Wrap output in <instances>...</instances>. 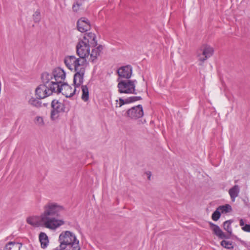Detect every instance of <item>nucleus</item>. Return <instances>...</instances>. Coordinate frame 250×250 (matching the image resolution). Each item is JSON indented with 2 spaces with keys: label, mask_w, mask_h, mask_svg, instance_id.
<instances>
[{
  "label": "nucleus",
  "mask_w": 250,
  "mask_h": 250,
  "mask_svg": "<svg viewBox=\"0 0 250 250\" xmlns=\"http://www.w3.org/2000/svg\"><path fill=\"white\" fill-rule=\"evenodd\" d=\"M65 212L64 207L57 202L49 201L43 206L42 213L49 227V229L56 230L65 224V220L61 218L62 215Z\"/></svg>",
  "instance_id": "f257e3e1"
},
{
  "label": "nucleus",
  "mask_w": 250,
  "mask_h": 250,
  "mask_svg": "<svg viewBox=\"0 0 250 250\" xmlns=\"http://www.w3.org/2000/svg\"><path fill=\"white\" fill-rule=\"evenodd\" d=\"M59 245L54 250H81L79 240L76 234L70 230L61 232L58 237Z\"/></svg>",
  "instance_id": "f03ea898"
},
{
  "label": "nucleus",
  "mask_w": 250,
  "mask_h": 250,
  "mask_svg": "<svg viewBox=\"0 0 250 250\" xmlns=\"http://www.w3.org/2000/svg\"><path fill=\"white\" fill-rule=\"evenodd\" d=\"M96 35L90 32L80 39L76 46L77 55L81 58L85 59L89 57L90 48L97 45Z\"/></svg>",
  "instance_id": "7ed1b4c3"
},
{
  "label": "nucleus",
  "mask_w": 250,
  "mask_h": 250,
  "mask_svg": "<svg viewBox=\"0 0 250 250\" xmlns=\"http://www.w3.org/2000/svg\"><path fill=\"white\" fill-rule=\"evenodd\" d=\"M42 75L44 81L49 82L56 89H58L59 85L63 83L66 78L65 71L60 67L55 68L51 73L44 72Z\"/></svg>",
  "instance_id": "20e7f679"
},
{
  "label": "nucleus",
  "mask_w": 250,
  "mask_h": 250,
  "mask_svg": "<svg viewBox=\"0 0 250 250\" xmlns=\"http://www.w3.org/2000/svg\"><path fill=\"white\" fill-rule=\"evenodd\" d=\"M66 66L70 70L75 71H81L85 69L87 66L86 59L82 58H76L74 56H68L64 60Z\"/></svg>",
  "instance_id": "39448f33"
},
{
  "label": "nucleus",
  "mask_w": 250,
  "mask_h": 250,
  "mask_svg": "<svg viewBox=\"0 0 250 250\" xmlns=\"http://www.w3.org/2000/svg\"><path fill=\"white\" fill-rule=\"evenodd\" d=\"M42 84L38 86L36 89V95L39 99H43L50 95L53 92H55L56 89L49 82H45L43 79V76L42 75Z\"/></svg>",
  "instance_id": "423d86ee"
},
{
  "label": "nucleus",
  "mask_w": 250,
  "mask_h": 250,
  "mask_svg": "<svg viewBox=\"0 0 250 250\" xmlns=\"http://www.w3.org/2000/svg\"><path fill=\"white\" fill-rule=\"evenodd\" d=\"M214 49L208 44L202 45L196 52V58L199 65H202L205 61L213 54Z\"/></svg>",
  "instance_id": "0eeeda50"
},
{
  "label": "nucleus",
  "mask_w": 250,
  "mask_h": 250,
  "mask_svg": "<svg viewBox=\"0 0 250 250\" xmlns=\"http://www.w3.org/2000/svg\"><path fill=\"white\" fill-rule=\"evenodd\" d=\"M135 81H121L118 84L119 92L121 93L136 94Z\"/></svg>",
  "instance_id": "6e6552de"
},
{
  "label": "nucleus",
  "mask_w": 250,
  "mask_h": 250,
  "mask_svg": "<svg viewBox=\"0 0 250 250\" xmlns=\"http://www.w3.org/2000/svg\"><path fill=\"white\" fill-rule=\"evenodd\" d=\"M27 223L34 227H43L49 229V227L46 222L42 213L40 215L31 216L27 218Z\"/></svg>",
  "instance_id": "1a4fd4ad"
},
{
  "label": "nucleus",
  "mask_w": 250,
  "mask_h": 250,
  "mask_svg": "<svg viewBox=\"0 0 250 250\" xmlns=\"http://www.w3.org/2000/svg\"><path fill=\"white\" fill-rule=\"evenodd\" d=\"M78 89L76 87L73 88L70 85L62 83L58 86V90H55L56 93H62L66 97H71L77 92Z\"/></svg>",
  "instance_id": "9d476101"
},
{
  "label": "nucleus",
  "mask_w": 250,
  "mask_h": 250,
  "mask_svg": "<svg viewBox=\"0 0 250 250\" xmlns=\"http://www.w3.org/2000/svg\"><path fill=\"white\" fill-rule=\"evenodd\" d=\"M126 117L132 120L140 118L144 115L143 107L141 105L134 106L127 110Z\"/></svg>",
  "instance_id": "9b49d317"
},
{
  "label": "nucleus",
  "mask_w": 250,
  "mask_h": 250,
  "mask_svg": "<svg viewBox=\"0 0 250 250\" xmlns=\"http://www.w3.org/2000/svg\"><path fill=\"white\" fill-rule=\"evenodd\" d=\"M85 69H82L81 71H76V73L74 76L73 83L76 88H79L83 82V76Z\"/></svg>",
  "instance_id": "f8f14e48"
},
{
  "label": "nucleus",
  "mask_w": 250,
  "mask_h": 250,
  "mask_svg": "<svg viewBox=\"0 0 250 250\" xmlns=\"http://www.w3.org/2000/svg\"><path fill=\"white\" fill-rule=\"evenodd\" d=\"M118 74L120 77L128 79L132 75V67L130 65L121 67L118 69Z\"/></svg>",
  "instance_id": "ddd939ff"
},
{
  "label": "nucleus",
  "mask_w": 250,
  "mask_h": 250,
  "mask_svg": "<svg viewBox=\"0 0 250 250\" xmlns=\"http://www.w3.org/2000/svg\"><path fill=\"white\" fill-rule=\"evenodd\" d=\"M90 25L88 20L85 18H82L77 22V28L79 31L84 32L90 29Z\"/></svg>",
  "instance_id": "4468645a"
},
{
  "label": "nucleus",
  "mask_w": 250,
  "mask_h": 250,
  "mask_svg": "<svg viewBox=\"0 0 250 250\" xmlns=\"http://www.w3.org/2000/svg\"><path fill=\"white\" fill-rule=\"evenodd\" d=\"M78 89V93L80 91V89L82 91V100L84 102H87L89 100V91L88 87L86 85H82Z\"/></svg>",
  "instance_id": "2eb2a0df"
},
{
  "label": "nucleus",
  "mask_w": 250,
  "mask_h": 250,
  "mask_svg": "<svg viewBox=\"0 0 250 250\" xmlns=\"http://www.w3.org/2000/svg\"><path fill=\"white\" fill-rule=\"evenodd\" d=\"M52 108L59 110L62 112L65 111V106L63 102L59 101L57 100H54L51 103Z\"/></svg>",
  "instance_id": "dca6fc26"
},
{
  "label": "nucleus",
  "mask_w": 250,
  "mask_h": 250,
  "mask_svg": "<svg viewBox=\"0 0 250 250\" xmlns=\"http://www.w3.org/2000/svg\"><path fill=\"white\" fill-rule=\"evenodd\" d=\"M102 49V46L101 45L92 49L91 53H89V60L92 62L94 61L100 55Z\"/></svg>",
  "instance_id": "f3484780"
},
{
  "label": "nucleus",
  "mask_w": 250,
  "mask_h": 250,
  "mask_svg": "<svg viewBox=\"0 0 250 250\" xmlns=\"http://www.w3.org/2000/svg\"><path fill=\"white\" fill-rule=\"evenodd\" d=\"M240 188L238 185H234L229 189V193L232 202L235 201V198L238 196Z\"/></svg>",
  "instance_id": "a211bd4d"
},
{
  "label": "nucleus",
  "mask_w": 250,
  "mask_h": 250,
  "mask_svg": "<svg viewBox=\"0 0 250 250\" xmlns=\"http://www.w3.org/2000/svg\"><path fill=\"white\" fill-rule=\"evenodd\" d=\"M21 244L16 242H10L5 246L4 250H20Z\"/></svg>",
  "instance_id": "6ab92c4d"
},
{
  "label": "nucleus",
  "mask_w": 250,
  "mask_h": 250,
  "mask_svg": "<svg viewBox=\"0 0 250 250\" xmlns=\"http://www.w3.org/2000/svg\"><path fill=\"white\" fill-rule=\"evenodd\" d=\"M39 240L42 248L44 249L48 245V238L47 235L44 232H41L40 234Z\"/></svg>",
  "instance_id": "aec40b11"
},
{
  "label": "nucleus",
  "mask_w": 250,
  "mask_h": 250,
  "mask_svg": "<svg viewBox=\"0 0 250 250\" xmlns=\"http://www.w3.org/2000/svg\"><path fill=\"white\" fill-rule=\"evenodd\" d=\"M62 113H63V112L52 108L50 114L51 120L54 122L57 121L60 119Z\"/></svg>",
  "instance_id": "412c9836"
},
{
  "label": "nucleus",
  "mask_w": 250,
  "mask_h": 250,
  "mask_svg": "<svg viewBox=\"0 0 250 250\" xmlns=\"http://www.w3.org/2000/svg\"><path fill=\"white\" fill-rule=\"evenodd\" d=\"M231 206L229 204H226L223 206H220V216L221 214H227L232 211Z\"/></svg>",
  "instance_id": "4be33fe9"
},
{
  "label": "nucleus",
  "mask_w": 250,
  "mask_h": 250,
  "mask_svg": "<svg viewBox=\"0 0 250 250\" xmlns=\"http://www.w3.org/2000/svg\"><path fill=\"white\" fill-rule=\"evenodd\" d=\"M34 122L40 127H42L45 125L44 118L42 116H37L35 118Z\"/></svg>",
  "instance_id": "5701e85b"
},
{
  "label": "nucleus",
  "mask_w": 250,
  "mask_h": 250,
  "mask_svg": "<svg viewBox=\"0 0 250 250\" xmlns=\"http://www.w3.org/2000/svg\"><path fill=\"white\" fill-rule=\"evenodd\" d=\"M221 245L224 248L228 249H231L233 248L232 242L229 240H224L222 241Z\"/></svg>",
  "instance_id": "b1692460"
},
{
  "label": "nucleus",
  "mask_w": 250,
  "mask_h": 250,
  "mask_svg": "<svg viewBox=\"0 0 250 250\" xmlns=\"http://www.w3.org/2000/svg\"><path fill=\"white\" fill-rule=\"evenodd\" d=\"M232 222V221L228 220L224 223V228L229 234H231L232 232V229L231 227Z\"/></svg>",
  "instance_id": "393cba45"
},
{
  "label": "nucleus",
  "mask_w": 250,
  "mask_h": 250,
  "mask_svg": "<svg viewBox=\"0 0 250 250\" xmlns=\"http://www.w3.org/2000/svg\"><path fill=\"white\" fill-rule=\"evenodd\" d=\"M209 224L210 229L212 231L213 234H214L217 237H219V227L211 222H209Z\"/></svg>",
  "instance_id": "a878e982"
},
{
  "label": "nucleus",
  "mask_w": 250,
  "mask_h": 250,
  "mask_svg": "<svg viewBox=\"0 0 250 250\" xmlns=\"http://www.w3.org/2000/svg\"><path fill=\"white\" fill-rule=\"evenodd\" d=\"M29 103L31 105L36 107L40 106L41 105L40 102L34 98H31L29 101Z\"/></svg>",
  "instance_id": "bb28decb"
},
{
  "label": "nucleus",
  "mask_w": 250,
  "mask_h": 250,
  "mask_svg": "<svg viewBox=\"0 0 250 250\" xmlns=\"http://www.w3.org/2000/svg\"><path fill=\"white\" fill-rule=\"evenodd\" d=\"M125 104H127L126 103L125 99L124 100L122 98H120L119 100H116V107H120L123 105Z\"/></svg>",
  "instance_id": "cd10ccee"
},
{
  "label": "nucleus",
  "mask_w": 250,
  "mask_h": 250,
  "mask_svg": "<svg viewBox=\"0 0 250 250\" xmlns=\"http://www.w3.org/2000/svg\"><path fill=\"white\" fill-rule=\"evenodd\" d=\"M141 99L140 97L138 96H132L125 99L126 103H130L133 102L137 101Z\"/></svg>",
  "instance_id": "c85d7f7f"
},
{
  "label": "nucleus",
  "mask_w": 250,
  "mask_h": 250,
  "mask_svg": "<svg viewBox=\"0 0 250 250\" xmlns=\"http://www.w3.org/2000/svg\"><path fill=\"white\" fill-rule=\"evenodd\" d=\"M212 219L214 221H217L219 219V208H217L214 212L212 214Z\"/></svg>",
  "instance_id": "c756f323"
},
{
  "label": "nucleus",
  "mask_w": 250,
  "mask_h": 250,
  "mask_svg": "<svg viewBox=\"0 0 250 250\" xmlns=\"http://www.w3.org/2000/svg\"><path fill=\"white\" fill-rule=\"evenodd\" d=\"M33 18L36 22H38L40 20V12L36 11L33 15Z\"/></svg>",
  "instance_id": "7c9ffc66"
},
{
  "label": "nucleus",
  "mask_w": 250,
  "mask_h": 250,
  "mask_svg": "<svg viewBox=\"0 0 250 250\" xmlns=\"http://www.w3.org/2000/svg\"><path fill=\"white\" fill-rule=\"evenodd\" d=\"M242 229L244 231L250 232V224H246L245 226L242 227Z\"/></svg>",
  "instance_id": "2f4dec72"
},
{
  "label": "nucleus",
  "mask_w": 250,
  "mask_h": 250,
  "mask_svg": "<svg viewBox=\"0 0 250 250\" xmlns=\"http://www.w3.org/2000/svg\"><path fill=\"white\" fill-rule=\"evenodd\" d=\"M80 7V4L78 3H76L73 5V9L74 11H77Z\"/></svg>",
  "instance_id": "473e14b6"
},
{
  "label": "nucleus",
  "mask_w": 250,
  "mask_h": 250,
  "mask_svg": "<svg viewBox=\"0 0 250 250\" xmlns=\"http://www.w3.org/2000/svg\"><path fill=\"white\" fill-rule=\"evenodd\" d=\"M239 225L241 227H243L245 226V221L243 219H240L239 221Z\"/></svg>",
  "instance_id": "72a5a7b5"
},
{
  "label": "nucleus",
  "mask_w": 250,
  "mask_h": 250,
  "mask_svg": "<svg viewBox=\"0 0 250 250\" xmlns=\"http://www.w3.org/2000/svg\"><path fill=\"white\" fill-rule=\"evenodd\" d=\"M219 235H220V238H222L224 235L223 231L220 229Z\"/></svg>",
  "instance_id": "f704fd0d"
}]
</instances>
